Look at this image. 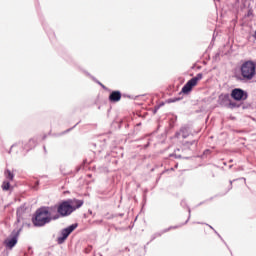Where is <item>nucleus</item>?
Listing matches in <instances>:
<instances>
[{
	"label": "nucleus",
	"instance_id": "14",
	"mask_svg": "<svg viewBox=\"0 0 256 256\" xmlns=\"http://www.w3.org/2000/svg\"><path fill=\"white\" fill-rule=\"evenodd\" d=\"M239 107H241V104H237L236 102L230 100L227 109H239Z\"/></svg>",
	"mask_w": 256,
	"mask_h": 256
},
{
	"label": "nucleus",
	"instance_id": "22",
	"mask_svg": "<svg viewBox=\"0 0 256 256\" xmlns=\"http://www.w3.org/2000/svg\"><path fill=\"white\" fill-rule=\"evenodd\" d=\"M147 147H149V142L144 146V149H147Z\"/></svg>",
	"mask_w": 256,
	"mask_h": 256
},
{
	"label": "nucleus",
	"instance_id": "7",
	"mask_svg": "<svg viewBox=\"0 0 256 256\" xmlns=\"http://www.w3.org/2000/svg\"><path fill=\"white\" fill-rule=\"evenodd\" d=\"M76 229H77V224H72L67 228L63 229L61 232V236L58 237L57 239V243H59V245L65 243V241L67 240V237H69V235H71V232H73Z\"/></svg>",
	"mask_w": 256,
	"mask_h": 256
},
{
	"label": "nucleus",
	"instance_id": "8",
	"mask_svg": "<svg viewBox=\"0 0 256 256\" xmlns=\"http://www.w3.org/2000/svg\"><path fill=\"white\" fill-rule=\"evenodd\" d=\"M229 103H231V95L229 93L219 95L218 105H220V107H225L227 109Z\"/></svg>",
	"mask_w": 256,
	"mask_h": 256
},
{
	"label": "nucleus",
	"instance_id": "1",
	"mask_svg": "<svg viewBox=\"0 0 256 256\" xmlns=\"http://www.w3.org/2000/svg\"><path fill=\"white\" fill-rule=\"evenodd\" d=\"M55 207H41L36 210L34 216L32 217V223L34 227H45L48 223L52 221H57L59 219V214H55Z\"/></svg>",
	"mask_w": 256,
	"mask_h": 256
},
{
	"label": "nucleus",
	"instance_id": "21",
	"mask_svg": "<svg viewBox=\"0 0 256 256\" xmlns=\"http://www.w3.org/2000/svg\"><path fill=\"white\" fill-rule=\"evenodd\" d=\"M97 83H98V85H101V87L105 88V86L101 82L98 81Z\"/></svg>",
	"mask_w": 256,
	"mask_h": 256
},
{
	"label": "nucleus",
	"instance_id": "4",
	"mask_svg": "<svg viewBox=\"0 0 256 256\" xmlns=\"http://www.w3.org/2000/svg\"><path fill=\"white\" fill-rule=\"evenodd\" d=\"M203 79V73H198L195 77L190 79L183 87L181 90V93H184V95H189L191 91H193V87L197 85L198 81H201Z\"/></svg>",
	"mask_w": 256,
	"mask_h": 256
},
{
	"label": "nucleus",
	"instance_id": "15",
	"mask_svg": "<svg viewBox=\"0 0 256 256\" xmlns=\"http://www.w3.org/2000/svg\"><path fill=\"white\" fill-rule=\"evenodd\" d=\"M11 188V184L9 183V181H4L2 183V189L3 191H9V189Z\"/></svg>",
	"mask_w": 256,
	"mask_h": 256
},
{
	"label": "nucleus",
	"instance_id": "6",
	"mask_svg": "<svg viewBox=\"0 0 256 256\" xmlns=\"http://www.w3.org/2000/svg\"><path fill=\"white\" fill-rule=\"evenodd\" d=\"M188 219L185 221L184 224L181 225H176V226H170L164 230H162L161 232L155 233L151 236V241H155V239H157V237H161V235L168 233V231H171V229H179V227H183V225H187V223H189V219H191V208L188 207Z\"/></svg>",
	"mask_w": 256,
	"mask_h": 256
},
{
	"label": "nucleus",
	"instance_id": "20",
	"mask_svg": "<svg viewBox=\"0 0 256 256\" xmlns=\"http://www.w3.org/2000/svg\"><path fill=\"white\" fill-rule=\"evenodd\" d=\"M216 235H218V237L223 241V238L221 237V235H219V233H217V231H215Z\"/></svg>",
	"mask_w": 256,
	"mask_h": 256
},
{
	"label": "nucleus",
	"instance_id": "9",
	"mask_svg": "<svg viewBox=\"0 0 256 256\" xmlns=\"http://www.w3.org/2000/svg\"><path fill=\"white\" fill-rule=\"evenodd\" d=\"M180 135L182 139H187V137L191 135V127H189V125L181 126L180 130L175 133L176 139H179Z\"/></svg>",
	"mask_w": 256,
	"mask_h": 256
},
{
	"label": "nucleus",
	"instance_id": "24",
	"mask_svg": "<svg viewBox=\"0 0 256 256\" xmlns=\"http://www.w3.org/2000/svg\"><path fill=\"white\" fill-rule=\"evenodd\" d=\"M210 227V229H213V226H209Z\"/></svg>",
	"mask_w": 256,
	"mask_h": 256
},
{
	"label": "nucleus",
	"instance_id": "3",
	"mask_svg": "<svg viewBox=\"0 0 256 256\" xmlns=\"http://www.w3.org/2000/svg\"><path fill=\"white\" fill-rule=\"evenodd\" d=\"M241 75L246 81H251L256 75V62L253 60L245 61L240 67Z\"/></svg>",
	"mask_w": 256,
	"mask_h": 256
},
{
	"label": "nucleus",
	"instance_id": "23",
	"mask_svg": "<svg viewBox=\"0 0 256 256\" xmlns=\"http://www.w3.org/2000/svg\"><path fill=\"white\" fill-rule=\"evenodd\" d=\"M205 153H209V150H206Z\"/></svg>",
	"mask_w": 256,
	"mask_h": 256
},
{
	"label": "nucleus",
	"instance_id": "11",
	"mask_svg": "<svg viewBox=\"0 0 256 256\" xmlns=\"http://www.w3.org/2000/svg\"><path fill=\"white\" fill-rule=\"evenodd\" d=\"M21 232V230H19L16 234V236H14L11 239H6L4 241V245L6 247H8V249H13L15 245H17V237H19V233Z\"/></svg>",
	"mask_w": 256,
	"mask_h": 256
},
{
	"label": "nucleus",
	"instance_id": "18",
	"mask_svg": "<svg viewBox=\"0 0 256 256\" xmlns=\"http://www.w3.org/2000/svg\"><path fill=\"white\" fill-rule=\"evenodd\" d=\"M181 207H187V201L182 200L181 201Z\"/></svg>",
	"mask_w": 256,
	"mask_h": 256
},
{
	"label": "nucleus",
	"instance_id": "5",
	"mask_svg": "<svg viewBox=\"0 0 256 256\" xmlns=\"http://www.w3.org/2000/svg\"><path fill=\"white\" fill-rule=\"evenodd\" d=\"M230 97H232L234 101H247L249 94L241 88H234L231 91Z\"/></svg>",
	"mask_w": 256,
	"mask_h": 256
},
{
	"label": "nucleus",
	"instance_id": "12",
	"mask_svg": "<svg viewBox=\"0 0 256 256\" xmlns=\"http://www.w3.org/2000/svg\"><path fill=\"white\" fill-rule=\"evenodd\" d=\"M184 149H191V146L195 145V147H197V140H193V141H185L182 143Z\"/></svg>",
	"mask_w": 256,
	"mask_h": 256
},
{
	"label": "nucleus",
	"instance_id": "10",
	"mask_svg": "<svg viewBox=\"0 0 256 256\" xmlns=\"http://www.w3.org/2000/svg\"><path fill=\"white\" fill-rule=\"evenodd\" d=\"M121 91L119 90H114L110 93L108 100L110 103H119V101H121Z\"/></svg>",
	"mask_w": 256,
	"mask_h": 256
},
{
	"label": "nucleus",
	"instance_id": "13",
	"mask_svg": "<svg viewBox=\"0 0 256 256\" xmlns=\"http://www.w3.org/2000/svg\"><path fill=\"white\" fill-rule=\"evenodd\" d=\"M4 175H5L6 179H9V181H13V179H15V175L9 169L4 171Z\"/></svg>",
	"mask_w": 256,
	"mask_h": 256
},
{
	"label": "nucleus",
	"instance_id": "2",
	"mask_svg": "<svg viewBox=\"0 0 256 256\" xmlns=\"http://www.w3.org/2000/svg\"><path fill=\"white\" fill-rule=\"evenodd\" d=\"M83 206V201L82 200H77V199H69L62 201L60 204L56 206H51L55 207V212L54 215L57 214L60 217H69L73 211L76 209H79L80 207Z\"/></svg>",
	"mask_w": 256,
	"mask_h": 256
},
{
	"label": "nucleus",
	"instance_id": "16",
	"mask_svg": "<svg viewBox=\"0 0 256 256\" xmlns=\"http://www.w3.org/2000/svg\"><path fill=\"white\" fill-rule=\"evenodd\" d=\"M176 101H181V98H171V99H169V103H176Z\"/></svg>",
	"mask_w": 256,
	"mask_h": 256
},
{
	"label": "nucleus",
	"instance_id": "17",
	"mask_svg": "<svg viewBox=\"0 0 256 256\" xmlns=\"http://www.w3.org/2000/svg\"><path fill=\"white\" fill-rule=\"evenodd\" d=\"M170 157H175L176 159H181V155L171 154Z\"/></svg>",
	"mask_w": 256,
	"mask_h": 256
},
{
	"label": "nucleus",
	"instance_id": "19",
	"mask_svg": "<svg viewBox=\"0 0 256 256\" xmlns=\"http://www.w3.org/2000/svg\"><path fill=\"white\" fill-rule=\"evenodd\" d=\"M235 180H230V187H229V191H231V189H233V182H234Z\"/></svg>",
	"mask_w": 256,
	"mask_h": 256
}]
</instances>
